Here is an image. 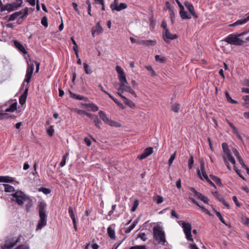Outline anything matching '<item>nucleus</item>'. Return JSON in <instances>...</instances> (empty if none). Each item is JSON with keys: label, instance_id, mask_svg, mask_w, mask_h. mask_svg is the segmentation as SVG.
<instances>
[{"label": "nucleus", "instance_id": "17", "mask_svg": "<svg viewBox=\"0 0 249 249\" xmlns=\"http://www.w3.org/2000/svg\"><path fill=\"white\" fill-rule=\"evenodd\" d=\"M249 21V13H248V16L246 18L243 19H239L237 20L234 23L230 25V26L231 27H235L239 25H241L245 24L247 23L248 21Z\"/></svg>", "mask_w": 249, "mask_h": 249}, {"label": "nucleus", "instance_id": "7", "mask_svg": "<svg viewBox=\"0 0 249 249\" xmlns=\"http://www.w3.org/2000/svg\"><path fill=\"white\" fill-rule=\"evenodd\" d=\"M19 238L12 237L6 239L5 241L3 248L4 249H11L19 242Z\"/></svg>", "mask_w": 249, "mask_h": 249}, {"label": "nucleus", "instance_id": "3", "mask_svg": "<svg viewBox=\"0 0 249 249\" xmlns=\"http://www.w3.org/2000/svg\"><path fill=\"white\" fill-rule=\"evenodd\" d=\"M241 34H231L226 37L224 39L223 41L231 45H234L235 46H241L245 43L244 40L238 37L239 36H241Z\"/></svg>", "mask_w": 249, "mask_h": 249}, {"label": "nucleus", "instance_id": "37", "mask_svg": "<svg viewBox=\"0 0 249 249\" xmlns=\"http://www.w3.org/2000/svg\"><path fill=\"white\" fill-rule=\"evenodd\" d=\"M225 95H226L227 100L229 102H230V103H231V104H237V103H238L237 101L232 99L231 98V97L229 93L228 92H226Z\"/></svg>", "mask_w": 249, "mask_h": 249}, {"label": "nucleus", "instance_id": "6", "mask_svg": "<svg viewBox=\"0 0 249 249\" xmlns=\"http://www.w3.org/2000/svg\"><path fill=\"white\" fill-rule=\"evenodd\" d=\"M28 12V9L27 7L25 8L24 9L21 10L19 12H16L10 15L9 18V21H13L16 19V18H23L24 17H25Z\"/></svg>", "mask_w": 249, "mask_h": 249}, {"label": "nucleus", "instance_id": "46", "mask_svg": "<svg viewBox=\"0 0 249 249\" xmlns=\"http://www.w3.org/2000/svg\"><path fill=\"white\" fill-rule=\"evenodd\" d=\"M154 200L156 201L157 204H160L163 202V197L161 196L157 195L154 198Z\"/></svg>", "mask_w": 249, "mask_h": 249}, {"label": "nucleus", "instance_id": "19", "mask_svg": "<svg viewBox=\"0 0 249 249\" xmlns=\"http://www.w3.org/2000/svg\"><path fill=\"white\" fill-rule=\"evenodd\" d=\"M69 93L71 95V97L72 98H74L79 100H83L85 101H88V99L83 96H81L80 95H77L73 93H72L71 90H69Z\"/></svg>", "mask_w": 249, "mask_h": 249}, {"label": "nucleus", "instance_id": "27", "mask_svg": "<svg viewBox=\"0 0 249 249\" xmlns=\"http://www.w3.org/2000/svg\"><path fill=\"white\" fill-rule=\"evenodd\" d=\"M17 103L16 102L11 104L10 107L7 108L5 111L6 112H14L17 109Z\"/></svg>", "mask_w": 249, "mask_h": 249}, {"label": "nucleus", "instance_id": "59", "mask_svg": "<svg viewBox=\"0 0 249 249\" xmlns=\"http://www.w3.org/2000/svg\"><path fill=\"white\" fill-rule=\"evenodd\" d=\"M27 70H29L33 71L34 70V65L33 62L31 63H28V67Z\"/></svg>", "mask_w": 249, "mask_h": 249}, {"label": "nucleus", "instance_id": "34", "mask_svg": "<svg viewBox=\"0 0 249 249\" xmlns=\"http://www.w3.org/2000/svg\"><path fill=\"white\" fill-rule=\"evenodd\" d=\"M108 95L118 106L122 108H124L123 105L120 103L117 99L115 98L110 94H108Z\"/></svg>", "mask_w": 249, "mask_h": 249}, {"label": "nucleus", "instance_id": "32", "mask_svg": "<svg viewBox=\"0 0 249 249\" xmlns=\"http://www.w3.org/2000/svg\"><path fill=\"white\" fill-rule=\"evenodd\" d=\"M124 102L126 105H127V106H128L131 108L135 107V104H134V103L132 101H131V100L128 99L126 97L124 100Z\"/></svg>", "mask_w": 249, "mask_h": 249}, {"label": "nucleus", "instance_id": "29", "mask_svg": "<svg viewBox=\"0 0 249 249\" xmlns=\"http://www.w3.org/2000/svg\"><path fill=\"white\" fill-rule=\"evenodd\" d=\"M226 156V159L227 161H230L232 164L235 165L236 163L234 157L231 155V153L228 154L227 155H225Z\"/></svg>", "mask_w": 249, "mask_h": 249}, {"label": "nucleus", "instance_id": "30", "mask_svg": "<svg viewBox=\"0 0 249 249\" xmlns=\"http://www.w3.org/2000/svg\"><path fill=\"white\" fill-rule=\"evenodd\" d=\"M2 185L4 187V191L6 192H12L14 191V187L11 185L6 184H3Z\"/></svg>", "mask_w": 249, "mask_h": 249}, {"label": "nucleus", "instance_id": "13", "mask_svg": "<svg viewBox=\"0 0 249 249\" xmlns=\"http://www.w3.org/2000/svg\"><path fill=\"white\" fill-rule=\"evenodd\" d=\"M153 149L151 147L146 148L144 150L142 153L138 157L140 160H143L150 155L153 152Z\"/></svg>", "mask_w": 249, "mask_h": 249}, {"label": "nucleus", "instance_id": "63", "mask_svg": "<svg viewBox=\"0 0 249 249\" xmlns=\"http://www.w3.org/2000/svg\"><path fill=\"white\" fill-rule=\"evenodd\" d=\"M200 200H202V201H203L204 203H206V204L208 203V202L210 200L207 197H206L204 196H203V197L201 198Z\"/></svg>", "mask_w": 249, "mask_h": 249}, {"label": "nucleus", "instance_id": "54", "mask_svg": "<svg viewBox=\"0 0 249 249\" xmlns=\"http://www.w3.org/2000/svg\"><path fill=\"white\" fill-rule=\"evenodd\" d=\"M222 157H223V159L225 165H226L227 167L229 170H231V167L230 166L229 163L227 161V160L226 159V156H223Z\"/></svg>", "mask_w": 249, "mask_h": 249}, {"label": "nucleus", "instance_id": "44", "mask_svg": "<svg viewBox=\"0 0 249 249\" xmlns=\"http://www.w3.org/2000/svg\"><path fill=\"white\" fill-rule=\"evenodd\" d=\"M47 133L50 136H52L53 134V133L54 132L53 126L51 125L50 126L47 130Z\"/></svg>", "mask_w": 249, "mask_h": 249}, {"label": "nucleus", "instance_id": "8", "mask_svg": "<svg viewBox=\"0 0 249 249\" xmlns=\"http://www.w3.org/2000/svg\"><path fill=\"white\" fill-rule=\"evenodd\" d=\"M127 85H128V82L127 81L126 83L123 82H120V87L117 89L118 91H122V92L126 91L129 92L136 97L137 95L135 91L131 89L130 86H127Z\"/></svg>", "mask_w": 249, "mask_h": 249}, {"label": "nucleus", "instance_id": "61", "mask_svg": "<svg viewBox=\"0 0 249 249\" xmlns=\"http://www.w3.org/2000/svg\"><path fill=\"white\" fill-rule=\"evenodd\" d=\"M84 140L88 146H89L91 145V142L88 138H85Z\"/></svg>", "mask_w": 249, "mask_h": 249}, {"label": "nucleus", "instance_id": "55", "mask_svg": "<svg viewBox=\"0 0 249 249\" xmlns=\"http://www.w3.org/2000/svg\"><path fill=\"white\" fill-rule=\"evenodd\" d=\"M165 59V58L164 57H161L160 55H156L155 56V60L157 61H160L163 62Z\"/></svg>", "mask_w": 249, "mask_h": 249}, {"label": "nucleus", "instance_id": "20", "mask_svg": "<svg viewBox=\"0 0 249 249\" xmlns=\"http://www.w3.org/2000/svg\"><path fill=\"white\" fill-rule=\"evenodd\" d=\"M14 179L8 176H0V182L12 183Z\"/></svg>", "mask_w": 249, "mask_h": 249}, {"label": "nucleus", "instance_id": "56", "mask_svg": "<svg viewBox=\"0 0 249 249\" xmlns=\"http://www.w3.org/2000/svg\"><path fill=\"white\" fill-rule=\"evenodd\" d=\"M200 170L202 173L206 172L205 170V165H204V162L203 161H201L200 163Z\"/></svg>", "mask_w": 249, "mask_h": 249}, {"label": "nucleus", "instance_id": "26", "mask_svg": "<svg viewBox=\"0 0 249 249\" xmlns=\"http://www.w3.org/2000/svg\"><path fill=\"white\" fill-rule=\"evenodd\" d=\"M222 149L225 153L224 155H227L228 154L230 153V150L229 149L228 145L227 143L224 142L222 144Z\"/></svg>", "mask_w": 249, "mask_h": 249}, {"label": "nucleus", "instance_id": "41", "mask_svg": "<svg viewBox=\"0 0 249 249\" xmlns=\"http://www.w3.org/2000/svg\"><path fill=\"white\" fill-rule=\"evenodd\" d=\"M215 214L216 216L219 218L220 221L225 225L227 226V224H226L225 221L223 219L221 213L219 212L215 211Z\"/></svg>", "mask_w": 249, "mask_h": 249}, {"label": "nucleus", "instance_id": "5", "mask_svg": "<svg viewBox=\"0 0 249 249\" xmlns=\"http://www.w3.org/2000/svg\"><path fill=\"white\" fill-rule=\"evenodd\" d=\"M12 196L15 198V201L19 205H22L24 201L28 199V196L21 191H17Z\"/></svg>", "mask_w": 249, "mask_h": 249}, {"label": "nucleus", "instance_id": "47", "mask_svg": "<svg viewBox=\"0 0 249 249\" xmlns=\"http://www.w3.org/2000/svg\"><path fill=\"white\" fill-rule=\"evenodd\" d=\"M96 28L97 32L98 34H100V33H101L103 32V30L102 27L100 25V21H99L97 23V24L96 25Z\"/></svg>", "mask_w": 249, "mask_h": 249}, {"label": "nucleus", "instance_id": "1", "mask_svg": "<svg viewBox=\"0 0 249 249\" xmlns=\"http://www.w3.org/2000/svg\"><path fill=\"white\" fill-rule=\"evenodd\" d=\"M46 204L44 201L39 202L38 210L39 220L36 227V230L41 229L47 224V214L46 212Z\"/></svg>", "mask_w": 249, "mask_h": 249}, {"label": "nucleus", "instance_id": "50", "mask_svg": "<svg viewBox=\"0 0 249 249\" xmlns=\"http://www.w3.org/2000/svg\"><path fill=\"white\" fill-rule=\"evenodd\" d=\"M176 154V152H175L171 156V157H170V159H169V160H168V164H169V166H171V164H172V163L173 162V160H174V159L175 158Z\"/></svg>", "mask_w": 249, "mask_h": 249}, {"label": "nucleus", "instance_id": "16", "mask_svg": "<svg viewBox=\"0 0 249 249\" xmlns=\"http://www.w3.org/2000/svg\"><path fill=\"white\" fill-rule=\"evenodd\" d=\"M179 15L183 19H188L191 18V15L184 10L183 6H180Z\"/></svg>", "mask_w": 249, "mask_h": 249}, {"label": "nucleus", "instance_id": "12", "mask_svg": "<svg viewBox=\"0 0 249 249\" xmlns=\"http://www.w3.org/2000/svg\"><path fill=\"white\" fill-rule=\"evenodd\" d=\"M116 70L118 73V79L119 80L120 83L121 82L126 83V79L125 74L121 67L117 66L116 67Z\"/></svg>", "mask_w": 249, "mask_h": 249}, {"label": "nucleus", "instance_id": "39", "mask_svg": "<svg viewBox=\"0 0 249 249\" xmlns=\"http://www.w3.org/2000/svg\"><path fill=\"white\" fill-rule=\"evenodd\" d=\"M138 238H141V239L143 241H146L147 239L145 233H141V232L139 233L138 234L136 239H137Z\"/></svg>", "mask_w": 249, "mask_h": 249}, {"label": "nucleus", "instance_id": "43", "mask_svg": "<svg viewBox=\"0 0 249 249\" xmlns=\"http://www.w3.org/2000/svg\"><path fill=\"white\" fill-rule=\"evenodd\" d=\"M41 23L42 25H43L44 26H45V27H48V19L46 17H43L41 18Z\"/></svg>", "mask_w": 249, "mask_h": 249}, {"label": "nucleus", "instance_id": "40", "mask_svg": "<svg viewBox=\"0 0 249 249\" xmlns=\"http://www.w3.org/2000/svg\"><path fill=\"white\" fill-rule=\"evenodd\" d=\"M138 223L137 221H134V222L133 223V224L130 226L126 230H125V232L126 233H129L134 228V227L136 226L137 223Z\"/></svg>", "mask_w": 249, "mask_h": 249}, {"label": "nucleus", "instance_id": "15", "mask_svg": "<svg viewBox=\"0 0 249 249\" xmlns=\"http://www.w3.org/2000/svg\"><path fill=\"white\" fill-rule=\"evenodd\" d=\"M22 3V0L17 1V3H14L13 4H7L8 9L7 11L10 12L15 10L18 7H20Z\"/></svg>", "mask_w": 249, "mask_h": 249}, {"label": "nucleus", "instance_id": "64", "mask_svg": "<svg viewBox=\"0 0 249 249\" xmlns=\"http://www.w3.org/2000/svg\"><path fill=\"white\" fill-rule=\"evenodd\" d=\"M171 215L173 217H174L177 219L179 218L178 215L176 213V211L174 210H172L171 213Z\"/></svg>", "mask_w": 249, "mask_h": 249}, {"label": "nucleus", "instance_id": "57", "mask_svg": "<svg viewBox=\"0 0 249 249\" xmlns=\"http://www.w3.org/2000/svg\"><path fill=\"white\" fill-rule=\"evenodd\" d=\"M75 111L79 115H85L86 111L83 110L75 109Z\"/></svg>", "mask_w": 249, "mask_h": 249}, {"label": "nucleus", "instance_id": "49", "mask_svg": "<svg viewBox=\"0 0 249 249\" xmlns=\"http://www.w3.org/2000/svg\"><path fill=\"white\" fill-rule=\"evenodd\" d=\"M68 156V154H66L63 156L62 160L60 163V166L61 167L64 166L66 164V158Z\"/></svg>", "mask_w": 249, "mask_h": 249}, {"label": "nucleus", "instance_id": "9", "mask_svg": "<svg viewBox=\"0 0 249 249\" xmlns=\"http://www.w3.org/2000/svg\"><path fill=\"white\" fill-rule=\"evenodd\" d=\"M162 37L164 41L167 43H169L170 40L177 39L178 36L176 34H171L169 29H166L165 31L162 33Z\"/></svg>", "mask_w": 249, "mask_h": 249}, {"label": "nucleus", "instance_id": "28", "mask_svg": "<svg viewBox=\"0 0 249 249\" xmlns=\"http://www.w3.org/2000/svg\"><path fill=\"white\" fill-rule=\"evenodd\" d=\"M93 122L94 123L95 125L99 128H100L101 125L102 124L101 121L98 118V116L96 115L95 117H94L93 119Z\"/></svg>", "mask_w": 249, "mask_h": 249}, {"label": "nucleus", "instance_id": "38", "mask_svg": "<svg viewBox=\"0 0 249 249\" xmlns=\"http://www.w3.org/2000/svg\"><path fill=\"white\" fill-rule=\"evenodd\" d=\"M156 42L152 40H144L145 46H154L156 44Z\"/></svg>", "mask_w": 249, "mask_h": 249}, {"label": "nucleus", "instance_id": "22", "mask_svg": "<svg viewBox=\"0 0 249 249\" xmlns=\"http://www.w3.org/2000/svg\"><path fill=\"white\" fill-rule=\"evenodd\" d=\"M210 177L218 185L220 186V187L223 186V184L221 183V179L220 178L217 177L215 176H214L212 174L210 175Z\"/></svg>", "mask_w": 249, "mask_h": 249}, {"label": "nucleus", "instance_id": "11", "mask_svg": "<svg viewBox=\"0 0 249 249\" xmlns=\"http://www.w3.org/2000/svg\"><path fill=\"white\" fill-rule=\"evenodd\" d=\"M110 7L113 12L114 11L119 12L127 8V5L125 3H121L119 4V3H117L115 5L110 4Z\"/></svg>", "mask_w": 249, "mask_h": 249}, {"label": "nucleus", "instance_id": "14", "mask_svg": "<svg viewBox=\"0 0 249 249\" xmlns=\"http://www.w3.org/2000/svg\"><path fill=\"white\" fill-rule=\"evenodd\" d=\"M184 5L195 18L196 19L198 18L197 15L195 13L193 5L190 2L185 1Z\"/></svg>", "mask_w": 249, "mask_h": 249}, {"label": "nucleus", "instance_id": "52", "mask_svg": "<svg viewBox=\"0 0 249 249\" xmlns=\"http://www.w3.org/2000/svg\"><path fill=\"white\" fill-rule=\"evenodd\" d=\"M129 249H146V247L145 245L135 246L130 247Z\"/></svg>", "mask_w": 249, "mask_h": 249}, {"label": "nucleus", "instance_id": "4", "mask_svg": "<svg viewBox=\"0 0 249 249\" xmlns=\"http://www.w3.org/2000/svg\"><path fill=\"white\" fill-rule=\"evenodd\" d=\"M179 223H181L182 225V227L187 240L190 241H194V239L191 234V225L190 223L185 222L183 221H180Z\"/></svg>", "mask_w": 249, "mask_h": 249}, {"label": "nucleus", "instance_id": "21", "mask_svg": "<svg viewBox=\"0 0 249 249\" xmlns=\"http://www.w3.org/2000/svg\"><path fill=\"white\" fill-rule=\"evenodd\" d=\"M107 233H108L109 237L112 239H115V231L112 228L111 225L109 226L107 228Z\"/></svg>", "mask_w": 249, "mask_h": 249}, {"label": "nucleus", "instance_id": "51", "mask_svg": "<svg viewBox=\"0 0 249 249\" xmlns=\"http://www.w3.org/2000/svg\"><path fill=\"white\" fill-rule=\"evenodd\" d=\"M145 68L151 72L152 76L155 75V72L151 66H145Z\"/></svg>", "mask_w": 249, "mask_h": 249}, {"label": "nucleus", "instance_id": "10", "mask_svg": "<svg viewBox=\"0 0 249 249\" xmlns=\"http://www.w3.org/2000/svg\"><path fill=\"white\" fill-rule=\"evenodd\" d=\"M99 115L100 118L105 123L110 126H117V123L109 119L105 113L103 111L99 112Z\"/></svg>", "mask_w": 249, "mask_h": 249}, {"label": "nucleus", "instance_id": "18", "mask_svg": "<svg viewBox=\"0 0 249 249\" xmlns=\"http://www.w3.org/2000/svg\"><path fill=\"white\" fill-rule=\"evenodd\" d=\"M14 45L15 47L21 52L24 54L27 53V51L25 50L24 46L19 42L17 40L14 41Z\"/></svg>", "mask_w": 249, "mask_h": 249}, {"label": "nucleus", "instance_id": "24", "mask_svg": "<svg viewBox=\"0 0 249 249\" xmlns=\"http://www.w3.org/2000/svg\"><path fill=\"white\" fill-rule=\"evenodd\" d=\"M190 191L194 194V196L198 199H200L203 197V195L201 193L197 192L194 188L191 187L189 188Z\"/></svg>", "mask_w": 249, "mask_h": 249}, {"label": "nucleus", "instance_id": "42", "mask_svg": "<svg viewBox=\"0 0 249 249\" xmlns=\"http://www.w3.org/2000/svg\"><path fill=\"white\" fill-rule=\"evenodd\" d=\"M139 200L138 199H136L134 201L133 206L131 208V211L132 212H134L136 211L137 208L138 207L139 205Z\"/></svg>", "mask_w": 249, "mask_h": 249}, {"label": "nucleus", "instance_id": "36", "mask_svg": "<svg viewBox=\"0 0 249 249\" xmlns=\"http://www.w3.org/2000/svg\"><path fill=\"white\" fill-rule=\"evenodd\" d=\"M213 196L215 197L220 202L224 201V198L221 196L217 192H212Z\"/></svg>", "mask_w": 249, "mask_h": 249}, {"label": "nucleus", "instance_id": "25", "mask_svg": "<svg viewBox=\"0 0 249 249\" xmlns=\"http://www.w3.org/2000/svg\"><path fill=\"white\" fill-rule=\"evenodd\" d=\"M33 71L29 70H27L26 73V78L24 81L29 83L30 82Z\"/></svg>", "mask_w": 249, "mask_h": 249}, {"label": "nucleus", "instance_id": "35", "mask_svg": "<svg viewBox=\"0 0 249 249\" xmlns=\"http://www.w3.org/2000/svg\"><path fill=\"white\" fill-rule=\"evenodd\" d=\"M180 108V105L179 104H173L171 106V110L174 112L177 113L179 111Z\"/></svg>", "mask_w": 249, "mask_h": 249}, {"label": "nucleus", "instance_id": "33", "mask_svg": "<svg viewBox=\"0 0 249 249\" xmlns=\"http://www.w3.org/2000/svg\"><path fill=\"white\" fill-rule=\"evenodd\" d=\"M68 213L70 215V216L71 217V219H72V222L74 223L75 220V218L74 216V213L72 210V208L71 207H70L68 209Z\"/></svg>", "mask_w": 249, "mask_h": 249}, {"label": "nucleus", "instance_id": "58", "mask_svg": "<svg viewBox=\"0 0 249 249\" xmlns=\"http://www.w3.org/2000/svg\"><path fill=\"white\" fill-rule=\"evenodd\" d=\"M72 5L74 9V10L78 13V14L80 15V12L79 9L77 8V4L75 2H72Z\"/></svg>", "mask_w": 249, "mask_h": 249}, {"label": "nucleus", "instance_id": "48", "mask_svg": "<svg viewBox=\"0 0 249 249\" xmlns=\"http://www.w3.org/2000/svg\"><path fill=\"white\" fill-rule=\"evenodd\" d=\"M86 4L88 5V14L90 15V16H92L91 14V3L89 0H87L86 2Z\"/></svg>", "mask_w": 249, "mask_h": 249}, {"label": "nucleus", "instance_id": "45", "mask_svg": "<svg viewBox=\"0 0 249 249\" xmlns=\"http://www.w3.org/2000/svg\"><path fill=\"white\" fill-rule=\"evenodd\" d=\"M194 157L192 155H191L188 161V168L190 169H191L192 168L194 164Z\"/></svg>", "mask_w": 249, "mask_h": 249}, {"label": "nucleus", "instance_id": "23", "mask_svg": "<svg viewBox=\"0 0 249 249\" xmlns=\"http://www.w3.org/2000/svg\"><path fill=\"white\" fill-rule=\"evenodd\" d=\"M84 106L86 107H89L90 108V110L92 111H97L99 109V107L96 106L95 105V104H93V103H90V104H85L84 105Z\"/></svg>", "mask_w": 249, "mask_h": 249}, {"label": "nucleus", "instance_id": "31", "mask_svg": "<svg viewBox=\"0 0 249 249\" xmlns=\"http://www.w3.org/2000/svg\"><path fill=\"white\" fill-rule=\"evenodd\" d=\"M83 66L85 72L86 74H90L92 73V71L88 64L84 63L83 64Z\"/></svg>", "mask_w": 249, "mask_h": 249}, {"label": "nucleus", "instance_id": "53", "mask_svg": "<svg viewBox=\"0 0 249 249\" xmlns=\"http://www.w3.org/2000/svg\"><path fill=\"white\" fill-rule=\"evenodd\" d=\"M26 99L27 98L24 96H21L19 99V104L22 106L26 102Z\"/></svg>", "mask_w": 249, "mask_h": 249}, {"label": "nucleus", "instance_id": "60", "mask_svg": "<svg viewBox=\"0 0 249 249\" xmlns=\"http://www.w3.org/2000/svg\"><path fill=\"white\" fill-rule=\"evenodd\" d=\"M232 200H233V202L235 203V204H236L237 207H240L241 206V205L238 202V200H237V197L236 196H233Z\"/></svg>", "mask_w": 249, "mask_h": 249}, {"label": "nucleus", "instance_id": "2", "mask_svg": "<svg viewBox=\"0 0 249 249\" xmlns=\"http://www.w3.org/2000/svg\"><path fill=\"white\" fill-rule=\"evenodd\" d=\"M153 230L154 240L157 241L158 244L164 245L166 241L165 233L162 228L159 225H156L153 227Z\"/></svg>", "mask_w": 249, "mask_h": 249}, {"label": "nucleus", "instance_id": "62", "mask_svg": "<svg viewBox=\"0 0 249 249\" xmlns=\"http://www.w3.org/2000/svg\"><path fill=\"white\" fill-rule=\"evenodd\" d=\"M9 117H10V116H8V114L6 113H0V120L8 118Z\"/></svg>", "mask_w": 249, "mask_h": 249}]
</instances>
